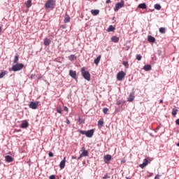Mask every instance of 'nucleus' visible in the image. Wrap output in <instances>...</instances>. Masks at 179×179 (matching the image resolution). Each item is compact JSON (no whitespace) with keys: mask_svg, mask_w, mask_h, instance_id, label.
Returning a JSON list of instances; mask_svg holds the SVG:
<instances>
[{"mask_svg":"<svg viewBox=\"0 0 179 179\" xmlns=\"http://www.w3.org/2000/svg\"><path fill=\"white\" fill-rule=\"evenodd\" d=\"M155 9H157V10H160L162 9V6L160 4L157 3L154 6Z\"/></svg>","mask_w":179,"mask_h":179,"instance_id":"nucleus-28","label":"nucleus"},{"mask_svg":"<svg viewBox=\"0 0 179 179\" xmlns=\"http://www.w3.org/2000/svg\"><path fill=\"white\" fill-rule=\"evenodd\" d=\"M91 13L93 16H97L100 13L99 10H91Z\"/></svg>","mask_w":179,"mask_h":179,"instance_id":"nucleus-19","label":"nucleus"},{"mask_svg":"<svg viewBox=\"0 0 179 179\" xmlns=\"http://www.w3.org/2000/svg\"><path fill=\"white\" fill-rule=\"evenodd\" d=\"M57 113H58L59 114H61V113H62L61 110H57Z\"/></svg>","mask_w":179,"mask_h":179,"instance_id":"nucleus-51","label":"nucleus"},{"mask_svg":"<svg viewBox=\"0 0 179 179\" xmlns=\"http://www.w3.org/2000/svg\"><path fill=\"white\" fill-rule=\"evenodd\" d=\"M148 163H149V160L148 158H145L143 159V163L139 165V167H141V169H145V167L148 166Z\"/></svg>","mask_w":179,"mask_h":179,"instance_id":"nucleus-10","label":"nucleus"},{"mask_svg":"<svg viewBox=\"0 0 179 179\" xmlns=\"http://www.w3.org/2000/svg\"><path fill=\"white\" fill-rule=\"evenodd\" d=\"M126 178H127V179H131V178H128V177H127Z\"/></svg>","mask_w":179,"mask_h":179,"instance_id":"nucleus-55","label":"nucleus"},{"mask_svg":"<svg viewBox=\"0 0 179 179\" xmlns=\"http://www.w3.org/2000/svg\"><path fill=\"white\" fill-rule=\"evenodd\" d=\"M13 160H14L13 157H12L10 155H6L5 157V161L6 163H12V162H13Z\"/></svg>","mask_w":179,"mask_h":179,"instance_id":"nucleus-13","label":"nucleus"},{"mask_svg":"<svg viewBox=\"0 0 179 179\" xmlns=\"http://www.w3.org/2000/svg\"><path fill=\"white\" fill-rule=\"evenodd\" d=\"M122 163H125V160L122 159Z\"/></svg>","mask_w":179,"mask_h":179,"instance_id":"nucleus-52","label":"nucleus"},{"mask_svg":"<svg viewBox=\"0 0 179 179\" xmlns=\"http://www.w3.org/2000/svg\"><path fill=\"white\" fill-rule=\"evenodd\" d=\"M81 74H82L83 78H84V79H85V80L90 82V73H89V71H86V67H83L81 69Z\"/></svg>","mask_w":179,"mask_h":179,"instance_id":"nucleus-1","label":"nucleus"},{"mask_svg":"<svg viewBox=\"0 0 179 179\" xmlns=\"http://www.w3.org/2000/svg\"><path fill=\"white\" fill-rule=\"evenodd\" d=\"M155 179H160V175L157 174L155 176Z\"/></svg>","mask_w":179,"mask_h":179,"instance_id":"nucleus-40","label":"nucleus"},{"mask_svg":"<svg viewBox=\"0 0 179 179\" xmlns=\"http://www.w3.org/2000/svg\"><path fill=\"white\" fill-rule=\"evenodd\" d=\"M103 124H104V122L102 120H99L98 121V125H100V127H103Z\"/></svg>","mask_w":179,"mask_h":179,"instance_id":"nucleus-32","label":"nucleus"},{"mask_svg":"<svg viewBox=\"0 0 179 179\" xmlns=\"http://www.w3.org/2000/svg\"><path fill=\"white\" fill-rule=\"evenodd\" d=\"M143 69H144V71H151L152 70V66L150 65V64L145 65L143 66Z\"/></svg>","mask_w":179,"mask_h":179,"instance_id":"nucleus-21","label":"nucleus"},{"mask_svg":"<svg viewBox=\"0 0 179 179\" xmlns=\"http://www.w3.org/2000/svg\"><path fill=\"white\" fill-rule=\"evenodd\" d=\"M24 66V64L22 63H16L14 66H12L11 69L13 71V72H17L18 71H22Z\"/></svg>","mask_w":179,"mask_h":179,"instance_id":"nucleus-3","label":"nucleus"},{"mask_svg":"<svg viewBox=\"0 0 179 179\" xmlns=\"http://www.w3.org/2000/svg\"><path fill=\"white\" fill-rule=\"evenodd\" d=\"M76 132L78 135H93L94 130V129L87 131L78 130Z\"/></svg>","mask_w":179,"mask_h":179,"instance_id":"nucleus-4","label":"nucleus"},{"mask_svg":"<svg viewBox=\"0 0 179 179\" xmlns=\"http://www.w3.org/2000/svg\"><path fill=\"white\" fill-rule=\"evenodd\" d=\"M121 8H124V1L119 2L116 3L115 7L114 8L115 12H118Z\"/></svg>","mask_w":179,"mask_h":179,"instance_id":"nucleus-7","label":"nucleus"},{"mask_svg":"<svg viewBox=\"0 0 179 179\" xmlns=\"http://www.w3.org/2000/svg\"><path fill=\"white\" fill-rule=\"evenodd\" d=\"M64 111H69V109L68 108V107L64 106Z\"/></svg>","mask_w":179,"mask_h":179,"instance_id":"nucleus-42","label":"nucleus"},{"mask_svg":"<svg viewBox=\"0 0 179 179\" xmlns=\"http://www.w3.org/2000/svg\"><path fill=\"white\" fill-rule=\"evenodd\" d=\"M68 59L69 61H76V59H78V57H76L75 55H71L68 57Z\"/></svg>","mask_w":179,"mask_h":179,"instance_id":"nucleus-16","label":"nucleus"},{"mask_svg":"<svg viewBox=\"0 0 179 179\" xmlns=\"http://www.w3.org/2000/svg\"><path fill=\"white\" fill-rule=\"evenodd\" d=\"M111 2V0H106V3H110Z\"/></svg>","mask_w":179,"mask_h":179,"instance_id":"nucleus-47","label":"nucleus"},{"mask_svg":"<svg viewBox=\"0 0 179 179\" xmlns=\"http://www.w3.org/2000/svg\"><path fill=\"white\" fill-rule=\"evenodd\" d=\"M176 146L179 148V142L176 144Z\"/></svg>","mask_w":179,"mask_h":179,"instance_id":"nucleus-54","label":"nucleus"},{"mask_svg":"<svg viewBox=\"0 0 179 179\" xmlns=\"http://www.w3.org/2000/svg\"><path fill=\"white\" fill-rule=\"evenodd\" d=\"M5 75H6V71H3L0 73V79H2V78H3L5 76Z\"/></svg>","mask_w":179,"mask_h":179,"instance_id":"nucleus-31","label":"nucleus"},{"mask_svg":"<svg viewBox=\"0 0 179 179\" xmlns=\"http://www.w3.org/2000/svg\"><path fill=\"white\" fill-rule=\"evenodd\" d=\"M29 107L32 110H37V107H38V102L30 101Z\"/></svg>","mask_w":179,"mask_h":179,"instance_id":"nucleus-6","label":"nucleus"},{"mask_svg":"<svg viewBox=\"0 0 179 179\" xmlns=\"http://www.w3.org/2000/svg\"><path fill=\"white\" fill-rule=\"evenodd\" d=\"M66 123L69 124H71V121L69 119H66Z\"/></svg>","mask_w":179,"mask_h":179,"instance_id":"nucleus-41","label":"nucleus"},{"mask_svg":"<svg viewBox=\"0 0 179 179\" xmlns=\"http://www.w3.org/2000/svg\"><path fill=\"white\" fill-rule=\"evenodd\" d=\"M116 104H117V106H121V104H122V101H121V100H117V101H116Z\"/></svg>","mask_w":179,"mask_h":179,"instance_id":"nucleus-35","label":"nucleus"},{"mask_svg":"<svg viewBox=\"0 0 179 179\" xmlns=\"http://www.w3.org/2000/svg\"><path fill=\"white\" fill-rule=\"evenodd\" d=\"M38 79H41V78H39Z\"/></svg>","mask_w":179,"mask_h":179,"instance_id":"nucleus-57","label":"nucleus"},{"mask_svg":"<svg viewBox=\"0 0 179 179\" xmlns=\"http://www.w3.org/2000/svg\"><path fill=\"white\" fill-rule=\"evenodd\" d=\"M107 178H110V176H108V173H106V175L103 176V179H107Z\"/></svg>","mask_w":179,"mask_h":179,"instance_id":"nucleus-37","label":"nucleus"},{"mask_svg":"<svg viewBox=\"0 0 179 179\" xmlns=\"http://www.w3.org/2000/svg\"><path fill=\"white\" fill-rule=\"evenodd\" d=\"M122 65H124V66H125V68H127V69L129 68V64H128V62H127V61H124L122 62Z\"/></svg>","mask_w":179,"mask_h":179,"instance_id":"nucleus-30","label":"nucleus"},{"mask_svg":"<svg viewBox=\"0 0 179 179\" xmlns=\"http://www.w3.org/2000/svg\"><path fill=\"white\" fill-rule=\"evenodd\" d=\"M111 159H113V157L110 155H106L103 157L104 163L106 164H110V162H111Z\"/></svg>","mask_w":179,"mask_h":179,"instance_id":"nucleus-8","label":"nucleus"},{"mask_svg":"<svg viewBox=\"0 0 179 179\" xmlns=\"http://www.w3.org/2000/svg\"><path fill=\"white\" fill-rule=\"evenodd\" d=\"M136 58L137 61H141L142 59V56L141 55H137L136 56Z\"/></svg>","mask_w":179,"mask_h":179,"instance_id":"nucleus-33","label":"nucleus"},{"mask_svg":"<svg viewBox=\"0 0 179 179\" xmlns=\"http://www.w3.org/2000/svg\"><path fill=\"white\" fill-rule=\"evenodd\" d=\"M66 157H64V159L63 160H62L61 161V162H60V164H59V168L61 169H65V160H66Z\"/></svg>","mask_w":179,"mask_h":179,"instance_id":"nucleus-17","label":"nucleus"},{"mask_svg":"<svg viewBox=\"0 0 179 179\" xmlns=\"http://www.w3.org/2000/svg\"><path fill=\"white\" fill-rule=\"evenodd\" d=\"M115 30V28L113 25H110L107 29V31H114Z\"/></svg>","mask_w":179,"mask_h":179,"instance_id":"nucleus-25","label":"nucleus"},{"mask_svg":"<svg viewBox=\"0 0 179 179\" xmlns=\"http://www.w3.org/2000/svg\"><path fill=\"white\" fill-rule=\"evenodd\" d=\"M111 41L113 42V43H118L120 41V38L117 37V36H113L111 38Z\"/></svg>","mask_w":179,"mask_h":179,"instance_id":"nucleus-23","label":"nucleus"},{"mask_svg":"<svg viewBox=\"0 0 179 179\" xmlns=\"http://www.w3.org/2000/svg\"><path fill=\"white\" fill-rule=\"evenodd\" d=\"M71 159H72L73 160H75V159H77V157H75V156H73V157H71Z\"/></svg>","mask_w":179,"mask_h":179,"instance_id":"nucleus-49","label":"nucleus"},{"mask_svg":"<svg viewBox=\"0 0 179 179\" xmlns=\"http://www.w3.org/2000/svg\"><path fill=\"white\" fill-rule=\"evenodd\" d=\"M159 33H161V34H164L166 33V28L160 27L159 29Z\"/></svg>","mask_w":179,"mask_h":179,"instance_id":"nucleus-27","label":"nucleus"},{"mask_svg":"<svg viewBox=\"0 0 179 179\" xmlns=\"http://www.w3.org/2000/svg\"><path fill=\"white\" fill-rule=\"evenodd\" d=\"M177 109H173L172 110V115L176 116L177 115Z\"/></svg>","mask_w":179,"mask_h":179,"instance_id":"nucleus-34","label":"nucleus"},{"mask_svg":"<svg viewBox=\"0 0 179 179\" xmlns=\"http://www.w3.org/2000/svg\"><path fill=\"white\" fill-rule=\"evenodd\" d=\"M2 31V27H0V33Z\"/></svg>","mask_w":179,"mask_h":179,"instance_id":"nucleus-53","label":"nucleus"},{"mask_svg":"<svg viewBox=\"0 0 179 179\" xmlns=\"http://www.w3.org/2000/svg\"><path fill=\"white\" fill-rule=\"evenodd\" d=\"M49 179H56V178H55V175H51V176L49 177Z\"/></svg>","mask_w":179,"mask_h":179,"instance_id":"nucleus-39","label":"nucleus"},{"mask_svg":"<svg viewBox=\"0 0 179 179\" xmlns=\"http://www.w3.org/2000/svg\"><path fill=\"white\" fill-rule=\"evenodd\" d=\"M45 9H54L55 8V0H48L45 3Z\"/></svg>","mask_w":179,"mask_h":179,"instance_id":"nucleus-2","label":"nucleus"},{"mask_svg":"<svg viewBox=\"0 0 179 179\" xmlns=\"http://www.w3.org/2000/svg\"><path fill=\"white\" fill-rule=\"evenodd\" d=\"M103 114H107V113H108V109L107 108H104L103 109Z\"/></svg>","mask_w":179,"mask_h":179,"instance_id":"nucleus-36","label":"nucleus"},{"mask_svg":"<svg viewBox=\"0 0 179 179\" xmlns=\"http://www.w3.org/2000/svg\"><path fill=\"white\" fill-rule=\"evenodd\" d=\"M81 151H82V153L80 154V157H89V152L86 150V148H85V147L82 148Z\"/></svg>","mask_w":179,"mask_h":179,"instance_id":"nucleus-9","label":"nucleus"},{"mask_svg":"<svg viewBox=\"0 0 179 179\" xmlns=\"http://www.w3.org/2000/svg\"><path fill=\"white\" fill-rule=\"evenodd\" d=\"M100 59H101V55H99L94 61V63L95 64V65H99V64L100 63Z\"/></svg>","mask_w":179,"mask_h":179,"instance_id":"nucleus-18","label":"nucleus"},{"mask_svg":"<svg viewBox=\"0 0 179 179\" xmlns=\"http://www.w3.org/2000/svg\"><path fill=\"white\" fill-rule=\"evenodd\" d=\"M148 41H149V43H155V41H156V38H155V37H153L152 36H148Z\"/></svg>","mask_w":179,"mask_h":179,"instance_id":"nucleus-20","label":"nucleus"},{"mask_svg":"<svg viewBox=\"0 0 179 179\" xmlns=\"http://www.w3.org/2000/svg\"><path fill=\"white\" fill-rule=\"evenodd\" d=\"M78 122H80V124H82V120L80 118H78Z\"/></svg>","mask_w":179,"mask_h":179,"instance_id":"nucleus-48","label":"nucleus"},{"mask_svg":"<svg viewBox=\"0 0 179 179\" xmlns=\"http://www.w3.org/2000/svg\"><path fill=\"white\" fill-rule=\"evenodd\" d=\"M87 138H92L93 135H86Z\"/></svg>","mask_w":179,"mask_h":179,"instance_id":"nucleus-46","label":"nucleus"},{"mask_svg":"<svg viewBox=\"0 0 179 179\" xmlns=\"http://www.w3.org/2000/svg\"><path fill=\"white\" fill-rule=\"evenodd\" d=\"M69 22H71V17H69V15H67V16L65 17V18H64V23H69Z\"/></svg>","mask_w":179,"mask_h":179,"instance_id":"nucleus-29","label":"nucleus"},{"mask_svg":"<svg viewBox=\"0 0 179 179\" xmlns=\"http://www.w3.org/2000/svg\"><path fill=\"white\" fill-rule=\"evenodd\" d=\"M48 156H49V157H54V153H52V152H50L48 153Z\"/></svg>","mask_w":179,"mask_h":179,"instance_id":"nucleus-38","label":"nucleus"},{"mask_svg":"<svg viewBox=\"0 0 179 179\" xmlns=\"http://www.w3.org/2000/svg\"><path fill=\"white\" fill-rule=\"evenodd\" d=\"M163 103V99L159 100V104H162Z\"/></svg>","mask_w":179,"mask_h":179,"instance_id":"nucleus-50","label":"nucleus"},{"mask_svg":"<svg viewBox=\"0 0 179 179\" xmlns=\"http://www.w3.org/2000/svg\"><path fill=\"white\" fill-rule=\"evenodd\" d=\"M133 100H135V92H131L127 98V101L129 103L132 102Z\"/></svg>","mask_w":179,"mask_h":179,"instance_id":"nucleus-11","label":"nucleus"},{"mask_svg":"<svg viewBox=\"0 0 179 179\" xmlns=\"http://www.w3.org/2000/svg\"><path fill=\"white\" fill-rule=\"evenodd\" d=\"M138 8L139 9H146V8H147L146 3H142L138 4Z\"/></svg>","mask_w":179,"mask_h":179,"instance_id":"nucleus-22","label":"nucleus"},{"mask_svg":"<svg viewBox=\"0 0 179 179\" xmlns=\"http://www.w3.org/2000/svg\"><path fill=\"white\" fill-rule=\"evenodd\" d=\"M27 127H29V122L27 120L23 121L20 124V127L22 129L27 128Z\"/></svg>","mask_w":179,"mask_h":179,"instance_id":"nucleus-14","label":"nucleus"},{"mask_svg":"<svg viewBox=\"0 0 179 179\" xmlns=\"http://www.w3.org/2000/svg\"><path fill=\"white\" fill-rule=\"evenodd\" d=\"M69 76L73 78V79H78V76H76V72L75 71L70 70L69 71Z\"/></svg>","mask_w":179,"mask_h":179,"instance_id":"nucleus-12","label":"nucleus"},{"mask_svg":"<svg viewBox=\"0 0 179 179\" xmlns=\"http://www.w3.org/2000/svg\"><path fill=\"white\" fill-rule=\"evenodd\" d=\"M0 166H1V160H0Z\"/></svg>","mask_w":179,"mask_h":179,"instance_id":"nucleus-56","label":"nucleus"},{"mask_svg":"<svg viewBox=\"0 0 179 179\" xmlns=\"http://www.w3.org/2000/svg\"><path fill=\"white\" fill-rule=\"evenodd\" d=\"M18 61H19V55H15L14 57L13 64H18L17 63Z\"/></svg>","mask_w":179,"mask_h":179,"instance_id":"nucleus-26","label":"nucleus"},{"mask_svg":"<svg viewBox=\"0 0 179 179\" xmlns=\"http://www.w3.org/2000/svg\"><path fill=\"white\" fill-rule=\"evenodd\" d=\"M25 6H26L27 8H31V0H28L25 3Z\"/></svg>","mask_w":179,"mask_h":179,"instance_id":"nucleus-24","label":"nucleus"},{"mask_svg":"<svg viewBox=\"0 0 179 179\" xmlns=\"http://www.w3.org/2000/svg\"><path fill=\"white\" fill-rule=\"evenodd\" d=\"M127 74L125 73V72H124V71H121L120 72L117 73V80H122V79H124V78H125V76Z\"/></svg>","mask_w":179,"mask_h":179,"instance_id":"nucleus-5","label":"nucleus"},{"mask_svg":"<svg viewBox=\"0 0 179 179\" xmlns=\"http://www.w3.org/2000/svg\"><path fill=\"white\" fill-rule=\"evenodd\" d=\"M176 123L177 125H179V119L176 120Z\"/></svg>","mask_w":179,"mask_h":179,"instance_id":"nucleus-44","label":"nucleus"},{"mask_svg":"<svg viewBox=\"0 0 179 179\" xmlns=\"http://www.w3.org/2000/svg\"><path fill=\"white\" fill-rule=\"evenodd\" d=\"M83 157H80V156L77 158V160H80V159H82Z\"/></svg>","mask_w":179,"mask_h":179,"instance_id":"nucleus-45","label":"nucleus"},{"mask_svg":"<svg viewBox=\"0 0 179 179\" xmlns=\"http://www.w3.org/2000/svg\"><path fill=\"white\" fill-rule=\"evenodd\" d=\"M36 76V74H31V79H33Z\"/></svg>","mask_w":179,"mask_h":179,"instance_id":"nucleus-43","label":"nucleus"},{"mask_svg":"<svg viewBox=\"0 0 179 179\" xmlns=\"http://www.w3.org/2000/svg\"><path fill=\"white\" fill-rule=\"evenodd\" d=\"M43 44L44 45H45L46 47H48V45H50L51 44V40L50 38H45L43 41Z\"/></svg>","mask_w":179,"mask_h":179,"instance_id":"nucleus-15","label":"nucleus"}]
</instances>
